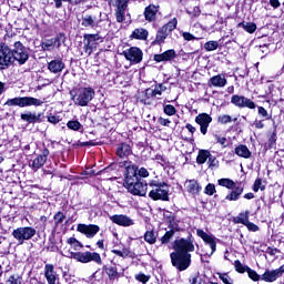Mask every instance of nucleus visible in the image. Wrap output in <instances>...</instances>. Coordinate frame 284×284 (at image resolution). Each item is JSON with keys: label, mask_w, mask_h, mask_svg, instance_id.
I'll return each mask as SVG.
<instances>
[{"label": "nucleus", "mask_w": 284, "mask_h": 284, "mask_svg": "<svg viewBox=\"0 0 284 284\" xmlns=\"http://www.w3.org/2000/svg\"><path fill=\"white\" fill-rule=\"evenodd\" d=\"M209 85L212 88H225L227 85V79L225 74H217L210 79Z\"/></svg>", "instance_id": "aec40b11"}, {"label": "nucleus", "mask_w": 284, "mask_h": 284, "mask_svg": "<svg viewBox=\"0 0 284 284\" xmlns=\"http://www.w3.org/2000/svg\"><path fill=\"white\" fill-rule=\"evenodd\" d=\"M235 154H237V156H241L242 159H250V156H252V152L250 151V149H247V146L241 144L235 149Z\"/></svg>", "instance_id": "a878e982"}, {"label": "nucleus", "mask_w": 284, "mask_h": 284, "mask_svg": "<svg viewBox=\"0 0 284 284\" xmlns=\"http://www.w3.org/2000/svg\"><path fill=\"white\" fill-rule=\"evenodd\" d=\"M128 3L130 0H115L116 10H128Z\"/></svg>", "instance_id": "a18cd8bd"}, {"label": "nucleus", "mask_w": 284, "mask_h": 284, "mask_svg": "<svg viewBox=\"0 0 284 284\" xmlns=\"http://www.w3.org/2000/svg\"><path fill=\"white\" fill-rule=\"evenodd\" d=\"M239 27L243 28L250 34H254V32H256V23L254 22H242Z\"/></svg>", "instance_id": "7c9ffc66"}, {"label": "nucleus", "mask_w": 284, "mask_h": 284, "mask_svg": "<svg viewBox=\"0 0 284 284\" xmlns=\"http://www.w3.org/2000/svg\"><path fill=\"white\" fill-rule=\"evenodd\" d=\"M164 114H168V116H174V114H176V108L172 104L164 105Z\"/></svg>", "instance_id": "de8ad7c7"}, {"label": "nucleus", "mask_w": 284, "mask_h": 284, "mask_svg": "<svg viewBox=\"0 0 284 284\" xmlns=\"http://www.w3.org/2000/svg\"><path fill=\"white\" fill-rule=\"evenodd\" d=\"M68 243L70 246L73 247V250H81L83 247V245L81 244V242H79V240L74 239V237H70L68 240Z\"/></svg>", "instance_id": "c03bdc74"}, {"label": "nucleus", "mask_w": 284, "mask_h": 284, "mask_svg": "<svg viewBox=\"0 0 284 284\" xmlns=\"http://www.w3.org/2000/svg\"><path fill=\"white\" fill-rule=\"evenodd\" d=\"M246 272H247L248 278H251L252 281H261V275H258L256 271L248 267Z\"/></svg>", "instance_id": "3c124183"}, {"label": "nucleus", "mask_w": 284, "mask_h": 284, "mask_svg": "<svg viewBox=\"0 0 284 284\" xmlns=\"http://www.w3.org/2000/svg\"><path fill=\"white\" fill-rule=\"evenodd\" d=\"M53 221L55 225H61V223L65 221V214H63V212L55 213L53 216Z\"/></svg>", "instance_id": "37998d69"}, {"label": "nucleus", "mask_w": 284, "mask_h": 284, "mask_svg": "<svg viewBox=\"0 0 284 284\" xmlns=\"http://www.w3.org/2000/svg\"><path fill=\"white\" fill-rule=\"evenodd\" d=\"M219 185H221L222 187H227V190H234V181L230 180V179H220L217 181Z\"/></svg>", "instance_id": "72a5a7b5"}, {"label": "nucleus", "mask_w": 284, "mask_h": 284, "mask_svg": "<svg viewBox=\"0 0 284 284\" xmlns=\"http://www.w3.org/2000/svg\"><path fill=\"white\" fill-rule=\"evenodd\" d=\"M77 232L84 234L87 239H94L95 234L101 232V227H99L97 224H78Z\"/></svg>", "instance_id": "9b49d317"}, {"label": "nucleus", "mask_w": 284, "mask_h": 284, "mask_svg": "<svg viewBox=\"0 0 284 284\" xmlns=\"http://www.w3.org/2000/svg\"><path fill=\"white\" fill-rule=\"evenodd\" d=\"M173 250L174 252L170 254L173 267H176L179 272H185L192 265V254L190 252H194V237L189 235L186 239L175 240Z\"/></svg>", "instance_id": "f257e3e1"}, {"label": "nucleus", "mask_w": 284, "mask_h": 284, "mask_svg": "<svg viewBox=\"0 0 284 284\" xmlns=\"http://www.w3.org/2000/svg\"><path fill=\"white\" fill-rule=\"evenodd\" d=\"M11 234L18 241V245H23L26 241H30L33 236H37V230L32 226H20L14 229Z\"/></svg>", "instance_id": "39448f33"}, {"label": "nucleus", "mask_w": 284, "mask_h": 284, "mask_svg": "<svg viewBox=\"0 0 284 284\" xmlns=\"http://www.w3.org/2000/svg\"><path fill=\"white\" fill-rule=\"evenodd\" d=\"M44 276L48 284H57V281L59 280V274H57V271H54V265L47 264L44 266Z\"/></svg>", "instance_id": "a211bd4d"}, {"label": "nucleus", "mask_w": 284, "mask_h": 284, "mask_svg": "<svg viewBox=\"0 0 284 284\" xmlns=\"http://www.w3.org/2000/svg\"><path fill=\"white\" fill-rule=\"evenodd\" d=\"M22 121H27V123H34L36 121H39V115L37 113H22L21 114Z\"/></svg>", "instance_id": "2f4dec72"}, {"label": "nucleus", "mask_w": 284, "mask_h": 284, "mask_svg": "<svg viewBox=\"0 0 284 284\" xmlns=\"http://www.w3.org/2000/svg\"><path fill=\"white\" fill-rule=\"evenodd\" d=\"M244 225L247 227V230L250 232H258V225H256V224H254V223H252L250 221L246 224H244Z\"/></svg>", "instance_id": "338daca9"}, {"label": "nucleus", "mask_w": 284, "mask_h": 284, "mask_svg": "<svg viewBox=\"0 0 284 284\" xmlns=\"http://www.w3.org/2000/svg\"><path fill=\"white\" fill-rule=\"evenodd\" d=\"M29 58L30 55L23 43H21V41L14 42L13 49L11 50L12 64L14 65V62L17 61L19 65H23Z\"/></svg>", "instance_id": "0eeeda50"}, {"label": "nucleus", "mask_w": 284, "mask_h": 284, "mask_svg": "<svg viewBox=\"0 0 284 284\" xmlns=\"http://www.w3.org/2000/svg\"><path fill=\"white\" fill-rule=\"evenodd\" d=\"M216 192V186L214 184H207L205 187V194H209V196H212Z\"/></svg>", "instance_id": "e2e57ef3"}, {"label": "nucleus", "mask_w": 284, "mask_h": 284, "mask_svg": "<svg viewBox=\"0 0 284 284\" xmlns=\"http://www.w3.org/2000/svg\"><path fill=\"white\" fill-rule=\"evenodd\" d=\"M91 41H99V36L98 34L88 36V43H87L85 52H89V54H91V52H92V48H90V42Z\"/></svg>", "instance_id": "8fccbe9b"}, {"label": "nucleus", "mask_w": 284, "mask_h": 284, "mask_svg": "<svg viewBox=\"0 0 284 284\" xmlns=\"http://www.w3.org/2000/svg\"><path fill=\"white\" fill-rule=\"evenodd\" d=\"M253 190L255 192H258V190L263 192V190H265V185H263V180L256 179L253 185Z\"/></svg>", "instance_id": "864d4df0"}, {"label": "nucleus", "mask_w": 284, "mask_h": 284, "mask_svg": "<svg viewBox=\"0 0 284 284\" xmlns=\"http://www.w3.org/2000/svg\"><path fill=\"white\" fill-rule=\"evenodd\" d=\"M176 57V51L174 49L166 50L165 52L161 54L154 55V61L158 63H161V61H172Z\"/></svg>", "instance_id": "412c9836"}, {"label": "nucleus", "mask_w": 284, "mask_h": 284, "mask_svg": "<svg viewBox=\"0 0 284 284\" xmlns=\"http://www.w3.org/2000/svg\"><path fill=\"white\" fill-rule=\"evenodd\" d=\"M146 97H161L162 91L161 89L156 85L154 89H146Z\"/></svg>", "instance_id": "79ce46f5"}, {"label": "nucleus", "mask_w": 284, "mask_h": 284, "mask_svg": "<svg viewBox=\"0 0 284 284\" xmlns=\"http://www.w3.org/2000/svg\"><path fill=\"white\" fill-rule=\"evenodd\" d=\"M174 236V231H168L162 237H161V243L162 245H165L170 243V240Z\"/></svg>", "instance_id": "09e8293b"}, {"label": "nucleus", "mask_w": 284, "mask_h": 284, "mask_svg": "<svg viewBox=\"0 0 284 284\" xmlns=\"http://www.w3.org/2000/svg\"><path fill=\"white\" fill-rule=\"evenodd\" d=\"M217 122L222 125H227V123H232V116L227 114H222L217 118Z\"/></svg>", "instance_id": "49530a36"}, {"label": "nucleus", "mask_w": 284, "mask_h": 284, "mask_svg": "<svg viewBox=\"0 0 284 284\" xmlns=\"http://www.w3.org/2000/svg\"><path fill=\"white\" fill-rule=\"evenodd\" d=\"M125 10L126 9H115V17L118 23H123L125 21Z\"/></svg>", "instance_id": "58836bf2"}, {"label": "nucleus", "mask_w": 284, "mask_h": 284, "mask_svg": "<svg viewBox=\"0 0 284 284\" xmlns=\"http://www.w3.org/2000/svg\"><path fill=\"white\" fill-rule=\"evenodd\" d=\"M243 194V187L237 186L234 191H232L229 195H226V201H239V196Z\"/></svg>", "instance_id": "c85d7f7f"}, {"label": "nucleus", "mask_w": 284, "mask_h": 284, "mask_svg": "<svg viewBox=\"0 0 284 284\" xmlns=\"http://www.w3.org/2000/svg\"><path fill=\"white\" fill-rule=\"evenodd\" d=\"M7 284H21V276L11 275L7 281Z\"/></svg>", "instance_id": "13d9d810"}, {"label": "nucleus", "mask_w": 284, "mask_h": 284, "mask_svg": "<svg viewBox=\"0 0 284 284\" xmlns=\"http://www.w3.org/2000/svg\"><path fill=\"white\" fill-rule=\"evenodd\" d=\"M284 274V265H282L280 268L273 270V271H265L263 275H261V281H264L265 283H274L277 278H281Z\"/></svg>", "instance_id": "4468645a"}, {"label": "nucleus", "mask_w": 284, "mask_h": 284, "mask_svg": "<svg viewBox=\"0 0 284 284\" xmlns=\"http://www.w3.org/2000/svg\"><path fill=\"white\" fill-rule=\"evenodd\" d=\"M235 223H242V225H245L250 222V211H246L245 213H240L237 217L234 219Z\"/></svg>", "instance_id": "473e14b6"}, {"label": "nucleus", "mask_w": 284, "mask_h": 284, "mask_svg": "<svg viewBox=\"0 0 284 284\" xmlns=\"http://www.w3.org/2000/svg\"><path fill=\"white\" fill-rule=\"evenodd\" d=\"M122 54L126 61H130V63L133 64L141 63V61H143V51L136 47H131L130 49L124 50Z\"/></svg>", "instance_id": "9d476101"}, {"label": "nucleus", "mask_w": 284, "mask_h": 284, "mask_svg": "<svg viewBox=\"0 0 284 284\" xmlns=\"http://www.w3.org/2000/svg\"><path fill=\"white\" fill-rule=\"evenodd\" d=\"M65 69V63L62 60L55 59L48 63V70L52 72V74H61Z\"/></svg>", "instance_id": "6ab92c4d"}, {"label": "nucleus", "mask_w": 284, "mask_h": 284, "mask_svg": "<svg viewBox=\"0 0 284 284\" xmlns=\"http://www.w3.org/2000/svg\"><path fill=\"white\" fill-rule=\"evenodd\" d=\"M94 89L92 88H81L73 95L72 100L75 105H80L81 108H85L92 99H94Z\"/></svg>", "instance_id": "423d86ee"}, {"label": "nucleus", "mask_w": 284, "mask_h": 284, "mask_svg": "<svg viewBox=\"0 0 284 284\" xmlns=\"http://www.w3.org/2000/svg\"><path fill=\"white\" fill-rule=\"evenodd\" d=\"M70 258L79 261V263H95L97 265H103V260H101V254L97 252H71L70 255H64Z\"/></svg>", "instance_id": "7ed1b4c3"}, {"label": "nucleus", "mask_w": 284, "mask_h": 284, "mask_svg": "<svg viewBox=\"0 0 284 284\" xmlns=\"http://www.w3.org/2000/svg\"><path fill=\"white\" fill-rule=\"evenodd\" d=\"M48 156H50V150L43 149L42 154L38 155L36 159H33L29 163L31 170H33V172L41 170V168L45 165V162L48 161Z\"/></svg>", "instance_id": "ddd939ff"}, {"label": "nucleus", "mask_w": 284, "mask_h": 284, "mask_svg": "<svg viewBox=\"0 0 284 284\" xmlns=\"http://www.w3.org/2000/svg\"><path fill=\"white\" fill-rule=\"evenodd\" d=\"M124 187L133 196H145L148 194V183L139 180L136 175V165L126 166V176L124 180Z\"/></svg>", "instance_id": "f03ea898"}, {"label": "nucleus", "mask_w": 284, "mask_h": 284, "mask_svg": "<svg viewBox=\"0 0 284 284\" xmlns=\"http://www.w3.org/2000/svg\"><path fill=\"white\" fill-rule=\"evenodd\" d=\"M257 112H258L260 116H262L266 121H270L271 116H270V113H267V110H265V108L258 106Z\"/></svg>", "instance_id": "4d7b16f0"}, {"label": "nucleus", "mask_w": 284, "mask_h": 284, "mask_svg": "<svg viewBox=\"0 0 284 284\" xmlns=\"http://www.w3.org/2000/svg\"><path fill=\"white\" fill-rule=\"evenodd\" d=\"M190 284H205V280H199V277L194 276L190 280Z\"/></svg>", "instance_id": "774afa93"}, {"label": "nucleus", "mask_w": 284, "mask_h": 284, "mask_svg": "<svg viewBox=\"0 0 284 284\" xmlns=\"http://www.w3.org/2000/svg\"><path fill=\"white\" fill-rule=\"evenodd\" d=\"M231 103H233V105H236V108H248V110L256 109V103L243 95H233L231 98Z\"/></svg>", "instance_id": "f8f14e48"}, {"label": "nucleus", "mask_w": 284, "mask_h": 284, "mask_svg": "<svg viewBox=\"0 0 284 284\" xmlns=\"http://www.w3.org/2000/svg\"><path fill=\"white\" fill-rule=\"evenodd\" d=\"M106 274L111 278H116V276H119V271H116V267L110 266V267L106 268Z\"/></svg>", "instance_id": "6e6d98bb"}, {"label": "nucleus", "mask_w": 284, "mask_h": 284, "mask_svg": "<svg viewBox=\"0 0 284 284\" xmlns=\"http://www.w3.org/2000/svg\"><path fill=\"white\" fill-rule=\"evenodd\" d=\"M184 187L189 194L196 195L199 192H201V185H199V182L196 180H189L184 183Z\"/></svg>", "instance_id": "4be33fe9"}, {"label": "nucleus", "mask_w": 284, "mask_h": 284, "mask_svg": "<svg viewBox=\"0 0 284 284\" xmlns=\"http://www.w3.org/2000/svg\"><path fill=\"white\" fill-rule=\"evenodd\" d=\"M158 234L154 231H146L144 233V241L149 243V245H154L156 243Z\"/></svg>", "instance_id": "c756f323"}, {"label": "nucleus", "mask_w": 284, "mask_h": 284, "mask_svg": "<svg viewBox=\"0 0 284 284\" xmlns=\"http://www.w3.org/2000/svg\"><path fill=\"white\" fill-rule=\"evenodd\" d=\"M110 221H112V223H115V225H121L122 227H130L132 225H134V220L130 219V216L128 215H112L110 217Z\"/></svg>", "instance_id": "dca6fc26"}, {"label": "nucleus", "mask_w": 284, "mask_h": 284, "mask_svg": "<svg viewBox=\"0 0 284 284\" xmlns=\"http://www.w3.org/2000/svg\"><path fill=\"white\" fill-rule=\"evenodd\" d=\"M53 48H61V43L65 41V36L63 33H59L55 38H52Z\"/></svg>", "instance_id": "4c0bfd02"}, {"label": "nucleus", "mask_w": 284, "mask_h": 284, "mask_svg": "<svg viewBox=\"0 0 284 284\" xmlns=\"http://www.w3.org/2000/svg\"><path fill=\"white\" fill-rule=\"evenodd\" d=\"M169 227L171 229V231L173 232H180V230H183V226L181 225V222L179 220H171Z\"/></svg>", "instance_id": "f704fd0d"}, {"label": "nucleus", "mask_w": 284, "mask_h": 284, "mask_svg": "<svg viewBox=\"0 0 284 284\" xmlns=\"http://www.w3.org/2000/svg\"><path fill=\"white\" fill-rule=\"evenodd\" d=\"M196 234L204 241V243H206V245H210L212 251L211 254H214L216 252V241L214 240V236L205 233V231L201 229L196 230Z\"/></svg>", "instance_id": "f3484780"}, {"label": "nucleus", "mask_w": 284, "mask_h": 284, "mask_svg": "<svg viewBox=\"0 0 284 284\" xmlns=\"http://www.w3.org/2000/svg\"><path fill=\"white\" fill-rule=\"evenodd\" d=\"M52 48H54V42L52 39L42 42V50H52Z\"/></svg>", "instance_id": "bf43d9fd"}, {"label": "nucleus", "mask_w": 284, "mask_h": 284, "mask_svg": "<svg viewBox=\"0 0 284 284\" xmlns=\"http://www.w3.org/2000/svg\"><path fill=\"white\" fill-rule=\"evenodd\" d=\"M149 185L153 187L149 193L150 199L153 201H168L170 192L168 184H159L155 181H151Z\"/></svg>", "instance_id": "20e7f679"}, {"label": "nucleus", "mask_w": 284, "mask_h": 284, "mask_svg": "<svg viewBox=\"0 0 284 284\" xmlns=\"http://www.w3.org/2000/svg\"><path fill=\"white\" fill-rule=\"evenodd\" d=\"M112 254H115L116 256H120L121 258H128L130 256V250L129 248H122L121 251L119 250H112Z\"/></svg>", "instance_id": "e433bc0d"}, {"label": "nucleus", "mask_w": 284, "mask_h": 284, "mask_svg": "<svg viewBox=\"0 0 284 284\" xmlns=\"http://www.w3.org/2000/svg\"><path fill=\"white\" fill-rule=\"evenodd\" d=\"M82 26L84 28H94L95 22L94 19H92V16H85L84 18H82Z\"/></svg>", "instance_id": "c9c22d12"}, {"label": "nucleus", "mask_w": 284, "mask_h": 284, "mask_svg": "<svg viewBox=\"0 0 284 284\" xmlns=\"http://www.w3.org/2000/svg\"><path fill=\"white\" fill-rule=\"evenodd\" d=\"M43 102L37 98L32 97H22V98H13L7 100L4 105H8L9 108H12L13 105H18V108H30V105H42Z\"/></svg>", "instance_id": "6e6552de"}, {"label": "nucleus", "mask_w": 284, "mask_h": 284, "mask_svg": "<svg viewBox=\"0 0 284 284\" xmlns=\"http://www.w3.org/2000/svg\"><path fill=\"white\" fill-rule=\"evenodd\" d=\"M204 49L207 52H213V50H217L219 49V42L217 41H209L204 44Z\"/></svg>", "instance_id": "a19ab883"}, {"label": "nucleus", "mask_w": 284, "mask_h": 284, "mask_svg": "<svg viewBox=\"0 0 284 284\" xmlns=\"http://www.w3.org/2000/svg\"><path fill=\"white\" fill-rule=\"evenodd\" d=\"M148 36H149L148 30H145L143 28H139L132 32L131 39H138L140 41H145V39H148Z\"/></svg>", "instance_id": "393cba45"}, {"label": "nucleus", "mask_w": 284, "mask_h": 284, "mask_svg": "<svg viewBox=\"0 0 284 284\" xmlns=\"http://www.w3.org/2000/svg\"><path fill=\"white\" fill-rule=\"evenodd\" d=\"M67 128L73 132H83V124L78 120H71L67 123Z\"/></svg>", "instance_id": "bb28decb"}, {"label": "nucleus", "mask_w": 284, "mask_h": 284, "mask_svg": "<svg viewBox=\"0 0 284 284\" xmlns=\"http://www.w3.org/2000/svg\"><path fill=\"white\" fill-rule=\"evenodd\" d=\"M116 154L120 159H125V156H130V154H132V149L130 148V144H121L116 150Z\"/></svg>", "instance_id": "b1692460"}, {"label": "nucleus", "mask_w": 284, "mask_h": 284, "mask_svg": "<svg viewBox=\"0 0 284 284\" xmlns=\"http://www.w3.org/2000/svg\"><path fill=\"white\" fill-rule=\"evenodd\" d=\"M219 278L222 281L224 284H231L230 281V275L227 273H219Z\"/></svg>", "instance_id": "0e129e2a"}, {"label": "nucleus", "mask_w": 284, "mask_h": 284, "mask_svg": "<svg viewBox=\"0 0 284 284\" xmlns=\"http://www.w3.org/2000/svg\"><path fill=\"white\" fill-rule=\"evenodd\" d=\"M12 64V49L6 43H0V70H8Z\"/></svg>", "instance_id": "1a4fd4ad"}, {"label": "nucleus", "mask_w": 284, "mask_h": 284, "mask_svg": "<svg viewBox=\"0 0 284 284\" xmlns=\"http://www.w3.org/2000/svg\"><path fill=\"white\" fill-rule=\"evenodd\" d=\"M136 176H141L142 179H148L150 176V172L145 168L136 169Z\"/></svg>", "instance_id": "5fc2aeb1"}, {"label": "nucleus", "mask_w": 284, "mask_h": 284, "mask_svg": "<svg viewBox=\"0 0 284 284\" xmlns=\"http://www.w3.org/2000/svg\"><path fill=\"white\" fill-rule=\"evenodd\" d=\"M156 12H159V7L150 4L145 8L144 17L146 21H154L156 19Z\"/></svg>", "instance_id": "5701e85b"}, {"label": "nucleus", "mask_w": 284, "mask_h": 284, "mask_svg": "<svg viewBox=\"0 0 284 284\" xmlns=\"http://www.w3.org/2000/svg\"><path fill=\"white\" fill-rule=\"evenodd\" d=\"M235 265V270L236 272H239L240 274H245V272H247V270H250L248 266L243 265V263H241V261L236 260L234 262Z\"/></svg>", "instance_id": "ea45409f"}, {"label": "nucleus", "mask_w": 284, "mask_h": 284, "mask_svg": "<svg viewBox=\"0 0 284 284\" xmlns=\"http://www.w3.org/2000/svg\"><path fill=\"white\" fill-rule=\"evenodd\" d=\"M135 278L136 281H139L140 283H148V281H150V276L143 274V273H140L138 275H135Z\"/></svg>", "instance_id": "680f3d73"}, {"label": "nucleus", "mask_w": 284, "mask_h": 284, "mask_svg": "<svg viewBox=\"0 0 284 284\" xmlns=\"http://www.w3.org/2000/svg\"><path fill=\"white\" fill-rule=\"evenodd\" d=\"M214 139L222 148H227V138L215 134Z\"/></svg>", "instance_id": "603ef678"}, {"label": "nucleus", "mask_w": 284, "mask_h": 284, "mask_svg": "<svg viewBox=\"0 0 284 284\" xmlns=\"http://www.w3.org/2000/svg\"><path fill=\"white\" fill-rule=\"evenodd\" d=\"M176 18L172 19L171 21H169L166 24H164V27L169 30V32H172V30L176 29Z\"/></svg>", "instance_id": "052dcab7"}, {"label": "nucleus", "mask_w": 284, "mask_h": 284, "mask_svg": "<svg viewBox=\"0 0 284 284\" xmlns=\"http://www.w3.org/2000/svg\"><path fill=\"white\" fill-rule=\"evenodd\" d=\"M212 156V154L210 153V151L207 150H200L197 158H196V163H199V165H203V163H205V161H207V159Z\"/></svg>", "instance_id": "cd10ccee"}, {"label": "nucleus", "mask_w": 284, "mask_h": 284, "mask_svg": "<svg viewBox=\"0 0 284 284\" xmlns=\"http://www.w3.org/2000/svg\"><path fill=\"white\" fill-rule=\"evenodd\" d=\"M165 39H168V36L165 33H162V31H158V34H156V38H155V41L158 43H163V41H165Z\"/></svg>", "instance_id": "69168bd1"}, {"label": "nucleus", "mask_w": 284, "mask_h": 284, "mask_svg": "<svg viewBox=\"0 0 284 284\" xmlns=\"http://www.w3.org/2000/svg\"><path fill=\"white\" fill-rule=\"evenodd\" d=\"M195 123L200 125V132L202 134H207V128H210V123H212V118L207 113H200L195 116Z\"/></svg>", "instance_id": "2eb2a0df"}]
</instances>
